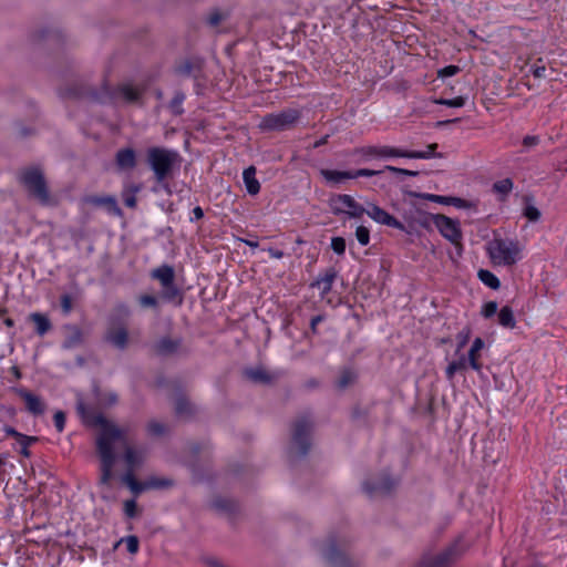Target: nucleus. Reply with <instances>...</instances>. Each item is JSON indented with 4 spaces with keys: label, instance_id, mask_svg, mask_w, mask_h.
Listing matches in <instances>:
<instances>
[{
    "label": "nucleus",
    "instance_id": "1",
    "mask_svg": "<svg viewBox=\"0 0 567 567\" xmlns=\"http://www.w3.org/2000/svg\"><path fill=\"white\" fill-rule=\"evenodd\" d=\"M76 411L85 421L101 427V432L96 439V449L101 460L99 485L109 486L113 477V466L116 460L113 451V443L115 441H123V443H125L123 432L103 414L97 413L90 415L86 411L83 399L80 396L76 401Z\"/></svg>",
    "mask_w": 567,
    "mask_h": 567
},
{
    "label": "nucleus",
    "instance_id": "2",
    "mask_svg": "<svg viewBox=\"0 0 567 567\" xmlns=\"http://www.w3.org/2000/svg\"><path fill=\"white\" fill-rule=\"evenodd\" d=\"M18 183L25 189L28 196L42 206L54 204L43 168L40 165H30L17 172Z\"/></svg>",
    "mask_w": 567,
    "mask_h": 567
},
{
    "label": "nucleus",
    "instance_id": "3",
    "mask_svg": "<svg viewBox=\"0 0 567 567\" xmlns=\"http://www.w3.org/2000/svg\"><path fill=\"white\" fill-rule=\"evenodd\" d=\"M179 154L165 147H150L146 152V162L157 184H163L173 174L175 165L179 163Z\"/></svg>",
    "mask_w": 567,
    "mask_h": 567
},
{
    "label": "nucleus",
    "instance_id": "4",
    "mask_svg": "<svg viewBox=\"0 0 567 567\" xmlns=\"http://www.w3.org/2000/svg\"><path fill=\"white\" fill-rule=\"evenodd\" d=\"M318 550L327 567H360L359 561L346 551V542L336 536L320 542Z\"/></svg>",
    "mask_w": 567,
    "mask_h": 567
},
{
    "label": "nucleus",
    "instance_id": "5",
    "mask_svg": "<svg viewBox=\"0 0 567 567\" xmlns=\"http://www.w3.org/2000/svg\"><path fill=\"white\" fill-rule=\"evenodd\" d=\"M313 421L310 414H302L296 419L292 425V437L290 454L297 457H305L311 446V433Z\"/></svg>",
    "mask_w": 567,
    "mask_h": 567
},
{
    "label": "nucleus",
    "instance_id": "6",
    "mask_svg": "<svg viewBox=\"0 0 567 567\" xmlns=\"http://www.w3.org/2000/svg\"><path fill=\"white\" fill-rule=\"evenodd\" d=\"M487 250L495 265L513 266L520 259L522 247L517 240L495 238Z\"/></svg>",
    "mask_w": 567,
    "mask_h": 567
},
{
    "label": "nucleus",
    "instance_id": "7",
    "mask_svg": "<svg viewBox=\"0 0 567 567\" xmlns=\"http://www.w3.org/2000/svg\"><path fill=\"white\" fill-rule=\"evenodd\" d=\"M300 117L301 112L299 110L285 109L280 112L265 115L258 126L265 132L287 131L295 127L300 121Z\"/></svg>",
    "mask_w": 567,
    "mask_h": 567
},
{
    "label": "nucleus",
    "instance_id": "8",
    "mask_svg": "<svg viewBox=\"0 0 567 567\" xmlns=\"http://www.w3.org/2000/svg\"><path fill=\"white\" fill-rule=\"evenodd\" d=\"M403 228H398L409 235L414 234L420 228L430 229L434 215L426 213L425 210L417 207L415 204H410L403 214Z\"/></svg>",
    "mask_w": 567,
    "mask_h": 567
},
{
    "label": "nucleus",
    "instance_id": "9",
    "mask_svg": "<svg viewBox=\"0 0 567 567\" xmlns=\"http://www.w3.org/2000/svg\"><path fill=\"white\" fill-rule=\"evenodd\" d=\"M432 224L435 225L445 239L451 241L456 248H462V231L458 220L452 219L442 214H436L434 215Z\"/></svg>",
    "mask_w": 567,
    "mask_h": 567
},
{
    "label": "nucleus",
    "instance_id": "10",
    "mask_svg": "<svg viewBox=\"0 0 567 567\" xmlns=\"http://www.w3.org/2000/svg\"><path fill=\"white\" fill-rule=\"evenodd\" d=\"M461 555L457 542L437 554H426L417 567H449Z\"/></svg>",
    "mask_w": 567,
    "mask_h": 567
},
{
    "label": "nucleus",
    "instance_id": "11",
    "mask_svg": "<svg viewBox=\"0 0 567 567\" xmlns=\"http://www.w3.org/2000/svg\"><path fill=\"white\" fill-rule=\"evenodd\" d=\"M334 215L347 213L352 218H359L365 213V207L360 205L350 195H336L330 202Z\"/></svg>",
    "mask_w": 567,
    "mask_h": 567
},
{
    "label": "nucleus",
    "instance_id": "12",
    "mask_svg": "<svg viewBox=\"0 0 567 567\" xmlns=\"http://www.w3.org/2000/svg\"><path fill=\"white\" fill-rule=\"evenodd\" d=\"M121 481L125 484L133 494L138 495L146 489L151 488H166L173 485V481L168 478L152 477L146 482H138L135 476L131 474L122 475Z\"/></svg>",
    "mask_w": 567,
    "mask_h": 567
},
{
    "label": "nucleus",
    "instance_id": "13",
    "mask_svg": "<svg viewBox=\"0 0 567 567\" xmlns=\"http://www.w3.org/2000/svg\"><path fill=\"white\" fill-rule=\"evenodd\" d=\"M361 155L369 157H423L424 155L421 153H408V151H402L391 146H365L360 151Z\"/></svg>",
    "mask_w": 567,
    "mask_h": 567
},
{
    "label": "nucleus",
    "instance_id": "14",
    "mask_svg": "<svg viewBox=\"0 0 567 567\" xmlns=\"http://www.w3.org/2000/svg\"><path fill=\"white\" fill-rule=\"evenodd\" d=\"M365 214L380 225H385L392 228H403V223L396 219L394 216L385 212L378 205L368 202L365 205Z\"/></svg>",
    "mask_w": 567,
    "mask_h": 567
},
{
    "label": "nucleus",
    "instance_id": "15",
    "mask_svg": "<svg viewBox=\"0 0 567 567\" xmlns=\"http://www.w3.org/2000/svg\"><path fill=\"white\" fill-rule=\"evenodd\" d=\"M143 94V89L131 83H122L111 93V97H122L126 103H137Z\"/></svg>",
    "mask_w": 567,
    "mask_h": 567
},
{
    "label": "nucleus",
    "instance_id": "16",
    "mask_svg": "<svg viewBox=\"0 0 567 567\" xmlns=\"http://www.w3.org/2000/svg\"><path fill=\"white\" fill-rule=\"evenodd\" d=\"M17 394L25 402V409L29 413L33 415H41L44 413L45 404L42 402L40 396L25 389H18Z\"/></svg>",
    "mask_w": 567,
    "mask_h": 567
},
{
    "label": "nucleus",
    "instance_id": "17",
    "mask_svg": "<svg viewBox=\"0 0 567 567\" xmlns=\"http://www.w3.org/2000/svg\"><path fill=\"white\" fill-rule=\"evenodd\" d=\"M394 486L395 482L388 474H383L380 482L367 481L363 483V489L370 496L374 494H389Z\"/></svg>",
    "mask_w": 567,
    "mask_h": 567
},
{
    "label": "nucleus",
    "instance_id": "18",
    "mask_svg": "<svg viewBox=\"0 0 567 567\" xmlns=\"http://www.w3.org/2000/svg\"><path fill=\"white\" fill-rule=\"evenodd\" d=\"M83 202L94 207H104L114 215L121 214V208L118 207L116 198L114 196L89 195L83 198Z\"/></svg>",
    "mask_w": 567,
    "mask_h": 567
},
{
    "label": "nucleus",
    "instance_id": "19",
    "mask_svg": "<svg viewBox=\"0 0 567 567\" xmlns=\"http://www.w3.org/2000/svg\"><path fill=\"white\" fill-rule=\"evenodd\" d=\"M136 152L131 147L120 148L115 154V165L118 171H133L136 167Z\"/></svg>",
    "mask_w": 567,
    "mask_h": 567
},
{
    "label": "nucleus",
    "instance_id": "20",
    "mask_svg": "<svg viewBox=\"0 0 567 567\" xmlns=\"http://www.w3.org/2000/svg\"><path fill=\"white\" fill-rule=\"evenodd\" d=\"M105 341L114 346L116 349L124 350L128 343V332L123 326L111 327L105 333Z\"/></svg>",
    "mask_w": 567,
    "mask_h": 567
},
{
    "label": "nucleus",
    "instance_id": "21",
    "mask_svg": "<svg viewBox=\"0 0 567 567\" xmlns=\"http://www.w3.org/2000/svg\"><path fill=\"white\" fill-rule=\"evenodd\" d=\"M338 272L334 268H329L322 276H319L312 284L311 287L320 289L321 295L329 293L332 289L333 281L336 280Z\"/></svg>",
    "mask_w": 567,
    "mask_h": 567
},
{
    "label": "nucleus",
    "instance_id": "22",
    "mask_svg": "<svg viewBox=\"0 0 567 567\" xmlns=\"http://www.w3.org/2000/svg\"><path fill=\"white\" fill-rule=\"evenodd\" d=\"M203 68V61L199 59L195 60H185L181 62L175 68V73L181 76H190L194 75L197 78V73L202 71Z\"/></svg>",
    "mask_w": 567,
    "mask_h": 567
},
{
    "label": "nucleus",
    "instance_id": "23",
    "mask_svg": "<svg viewBox=\"0 0 567 567\" xmlns=\"http://www.w3.org/2000/svg\"><path fill=\"white\" fill-rule=\"evenodd\" d=\"M4 432L7 433V435L14 437L21 444L20 453L23 456L29 457L31 453L29 450H27V445L37 442L39 439L37 436L24 435L11 426H6Z\"/></svg>",
    "mask_w": 567,
    "mask_h": 567
},
{
    "label": "nucleus",
    "instance_id": "24",
    "mask_svg": "<svg viewBox=\"0 0 567 567\" xmlns=\"http://www.w3.org/2000/svg\"><path fill=\"white\" fill-rule=\"evenodd\" d=\"M243 179L246 187V190L249 195H257L260 190V184L256 178V167L249 166L244 169Z\"/></svg>",
    "mask_w": 567,
    "mask_h": 567
},
{
    "label": "nucleus",
    "instance_id": "25",
    "mask_svg": "<svg viewBox=\"0 0 567 567\" xmlns=\"http://www.w3.org/2000/svg\"><path fill=\"white\" fill-rule=\"evenodd\" d=\"M151 277L153 279H157L161 282L162 287L168 286L175 279V271L172 266L162 265L161 267L152 270Z\"/></svg>",
    "mask_w": 567,
    "mask_h": 567
},
{
    "label": "nucleus",
    "instance_id": "26",
    "mask_svg": "<svg viewBox=\"0 0 567 567\" xmlns=\"http://www.w3.org/2000/svg\"><path fill=\"white\" fill-rule=\"evenodd\" d=\"M182 343L181 339H171L168 337L162 338L155 344V351L159 355H169L175 353Z\"/></svg>",
    "mask_w": 567,
    "mask_h": 567
},
{
    "label": "nucleus",
    "instance_id": "27",
    "mask_svg": "<svg viewBox=\"0 0 567 567\" xmlns=\"http://www.w3.org/2000/svg\"><path fill=\"white\" fill-rule=\"evenodd\" d=\"M62 39L60 30L54 28H43L34 31L31 35V40L34 43H39L43 40L59 42Z\"/></svg>",
    "mask_w": 567,
    "mask_h": 567
},
{
    "label": "nucleus",
    "instance_id": "28",
    "mask_svg": "<svg viewBox=\"0 0 567 567\" xmlns=\"http://www.w3.org/2000/svg\"><path fill=\"white\" fill-rule=\"evenodd\" d=\"M244 375L249 381L259 384H269L272 381V377L262 368L245 369Z\"/></svg>",
    "mask_w": 567,
    "mask_h": 567
},
{
    "label": "nucleus",
    "instance_id": "29",
    "mask_svg": "<svg viewBox=\"0 0 567 567\" xmlns=\"http://www.w3.org/2000/svg\"><path fill=\"white\" fill-rule=\"evenodd\" d=\"M124 461L127 465V470L123 475H134L135 468L143 462L142 455L136 452L133 447L126 446L124 453Z\"/></svg>",
    "mask_w": 567,
    "mask_h": 567
},
{
    "label": "nucleus",
    "instance_id": "30",
    "mask_svg": "<svg viewBox=\"0 0 567 567\" xmlns=\"http://www.w3.org/2000/svg\"><path fill=\"white\" fill-rule=\"evenodd\" d=\"M484 348V341L481 338H476L472 347L468 351V357L466 358L468 360V365L477 371L481 372L482 364L478 362V352Z\"/></svg>",
    "mask_w": 567,
    "mask_h": 567
},
{
    "label": "nucleus",
    "instance_id": "31",
    "mask_svg": "<svg viewBox=\"0 0 567 567\" xmlns=\"http://www.w3.org/2000/svg\"><path fill=\"white\" fill-rule=\"evenodd\" d=\"M29 318L35 324V330L39 336L45 334L51 329V322L47 316L33 312Z\"/></svg>",
    "mask_w": 567,
    "mask_h": 567
},
{
    "label": "nucleus",
    "instance_id": "32",
    "mask_svg": "<svg viewBox=\"0 0 567 567\" xmlns=\"http://www.w3.org/2000/svg\"><path fill=\"white\" fill-rule=\"evenodd\" d=\"M320 173L327 182L334 184L352 178L351 172L347 171L321 169Z\"/></svg>",
    "mask_w": 567,
    "mask_h": 567
},
{
    "label": "nucleus",
    "instance_id": "33",
    "mask_svg": "<svg viewBox=\"0 0 567 567\" xmlns=\"http://www.w3.org/2000/svg\"><path fill=\"white\" fill-rule=\"evenodd\" d=\"M162 298L169 302L177 301L178 305L183 301L182 292L174 281L168 286H163Z\"/></svg>",
    "mask_w": 567,
    "mask_h": 567
},
{
    "label": "nucleus",
    "instance_id": "34",
    "mask_svg": "<svg viewBox=\"0 0 567 567\" xmlns=\"http://www.w3.org/2000/svg\"><path fill=\"white\" fill-rule=\"evenodd\" d=\"M498 322L501 326L509 329H514L516 320L514 317L513 309L509 306H504L498 312Z\"/></svg>",
    "mask_w": 567,
    "mask_h": 567
},
{
    "label": "nucleus",
    "instance_id": "35",
    "mask_svg": "<svg viewBox=\"0 0 567 567\" xmlns=\"http://www.w3.org/2000/svg\"><path fill=\"white\" fill-rule=\"evenodd\" d=\"M404 194H406L410 197L423 198V199H427V200H431V202H434V203H439V204L450 205V202H451V197L450 196H441V195H434V194H424V193H417V192H414V190H404Z\"/></svg>",
    "mask_w": 567,
    "mask_h": 567
},
{
    "label": "nucleus",
    "instance_id": "36",
    "mask_svg": "<svg viewBox=\"0 0 567 567\" xmlns=\"http://www.w3.org/2000/svg\"><path fill=\"white\" fill-rule=\"evenodd\" d=\"M468 364V360L465 355H462L458 360L452 361L445 370L446 378L452 380L456 372L465 371Z\"/></svg>",
    "mask_w": 567,
    "mask_h": 567
},
{
    "label": "nucleus",
    "instance_id": "37",
    "mask_svg": "<svg viewBox=\"0 0 567 567\" xmlns=\"http://www.w3.org/2000/svg\"><path fill=\"white\" fill-rule=\"evenodd\" d=\"M212 507L217 512L224 513H233L237 508L236 503L233 499L224 497L214 498L212 502Z\"/></svg>",
    "mask_w": 567,
    "mask_h": 567
},
{
    "label": "nucleus",
    "instance_id": "38",
    "mask_svg": "<svg viewBox=\"0 0 567 567\" xmlns=\"http://www.w3.org/2000/svg\"><path fill=\"white\" fill-rule=\"evenodd\" d=\"M480 280L487 287L496 290L501 287L499 279L489 270L480 269L477 274Z\"/></svg>",
    "mask_w": 567,
    "mask_h": 567
},
{
    "label": "nucleus",
    "instance_id": "39",
    "mask_svg": "<svg viewBox=\"0 0 567 567\" xmlns=\"http://www.w3.org/2000/svg\"><path fill=\"white\" fill-rule=\"evenodd\" d=\"M175 413L178 416H186L193 413V406L184 395H179L176 398Z\"/></svg>",
    "mask_w": 567,
    "mask_h": 567
},
{
    "label": "nucleus",
    "instance_id": "40",
    "mask_svg": "<svg viewBox=\"0 0 567 567\" xmlns=\"http://www.w3.org/2000/svg\"><path fill=\"white\" fill-rule=\"evenodd\" d=\"M184 101L185 94L182 91H176L168 105L174 115H182L184 113V109L182 106Z\"/></svg>",
    "mask_w": 567,
    "mask_h": 567
},
{
    "label": "nucleus",
    "instance_id": "41",
    "mask_svg": "<svg viewBox=\"0 0 567 567\" xmlns=\"http://www.w3.org/2000/svg\"><path fill=\"white\" fill-rule=\"evenodd\" d=\"M513 181L511 178H504L493 184V190L506 197L513 189Z\"/></svg>",
    "mask_w": 567,
    "mask_h": 567
},
{
    "label": "nucleus",
    "instance_id": "42",
    "mask_svg": "<svg viewBox=\"0 0 567 567\" xmlns=\"http://www.w3.org/2000/svg\"><path fill=\"white\" fill-rule=\"evenodd\" d=\"M146 430L151 436H162L166 433L167 427L165 424H163L158 421L152 420L147 423Z\"/></svg>",
    "mask_w": 567,
    "mask_h": 567
},
{
    "label": "nucleus",
    "instance_id": "43",
    "mask_svg": "<svg viewBox=\"0 0 567 567\" xmlns=\"http://www.w3.org/2000/svg\"><path fill=\"white\" fill-rule=\"evenodd\" d=\"M355 380V373L351 370H343L340 378L337 381V386L340 390H344L347 386L352 384Z\"/></svg>",
    "mask_w": 567,
    "mask_h": 567
},
{
    "label": "nucleus",
    "instance_id": "44",
    "mask_svg": "<svg viewBox=\"0 0 567 567\" xmlns=\"http://www.w3.org/2000/svg\"><path fill=\"white\" fill-rule=\"evenodd\" d=\"M435 103L449 107H462L465 104V99L463 96H456L454 99H437L435 100Z\"/></svg>",
    "mask_w": 567,
    "mask_h": 567
},
{
    "label": "nucleus",
    "instance_id": "45",
    "mask_svg": "<svg viewBox=\"0 0 567 567\" xmlns=\"http://www.w3.org/2000/svg\"><path fill=\"white\" fill-rule=\"evenodd\" d=\"M355 238L360 245L367 246L370 243V230L365 226H358L355 229Z\"/></svg>",
    "mask_w": 567,
    "mask_h": 567
},
{
    "label": "nucleus",
    "instance_id": "46",
    "mask_svg": "<svg viewBox=\"0 0 567 567\" xmlns=\"http://www.w3.org/2000/svg\"><path fill=\"white\" fill-rule=\"evenodd\" d=\"M346 239L343 237L331 238L330 247L337 255L342 256L346 252Z\"/></svg>",
    "mask_w": 567,
    "mask_h": 567
},
{
    "label": "nucleus",
    "instance_id": "47",
    "mask_svg": "<svg viewBox=\"0 0 567 567\" xmlns=\"http://www.w3.org/2000/svg\"><path fill=\"white\" fill-rule=\"evenodd\" d=\"M523 215L530 221H538L540 219V210L534 206V205H527L525 208H524V213Z\"/></svg>",
    "mask_w": 567,
    "mask_h": 567
},
{
    "label": "nucleus",
    "instance_id": "48",
    "mask_svg": "<svg viewBox=\"0 0 567 567\" xmlns=\"http://www.w3.org/2000/svg\"><path fill=\"white\" fill-rule=\"evenodd\" d=\"M384 171L391 172V173H393L396 176H417L419 175L417 171H410V169H405V168H399V167H394V166H391V165H386L384 167Z\"/></svg>",
    "mask_w": 567,
    "mask_h": 567
},
{
    "label": "nucleus",
    "instance_id": "49",
    "mask_svg": "<svg viewBox=\"0 0 567 567\" xmlns=\"http://www.w3.org/2000/svg\"><path fill=\"white\" fill-rule=\"evenodd\" d=\"M140 190V186H132L131 187V194H124L123 198H124V204L126 207L128 208H135L136 207V197H135V193H137Z\"/></svg>",
    "mask_w": 567,
    "mask_h": 567
},
{
    "label": "nucleus",
    "instance_id": "50",
    "mask_svg": "<svg viewBox=\"0 0 567 567\" xmlns=\"http://www.w3.org/2000/svg\"><path fill=\"white\" fill-rule=\"evenodd\" d=\"M497 309L498 305L496 301H488L483 306L481 313L484 318H491L496 315Z\"/></svg>",
    "mask_w": 567,
    "mask_h": 567
},
{
    "label": "nucleus",
    "instance_id": "51",
    "mask_svg": "<svg viewBox=\"0 0 567 567\" xmlns=\"http://www.w3.org/2000/svg\"><path fill=\"white\" fill-rule=\"evenodd\" d=\"M383 172H385V171L384 169L373 171V169H369V168H360L354 172H351V175H352V178L371 177V176L380 175Z\"/></svg>",
    "mask_w": 567,
    "mask_h": 567
},
{
    "label": "nucleus",
    "instance_id": "52",
    "mask_svg": "<svg viewBox=\"0 0 567 567\" xmlns=\"http://www.w3.org/2000/svg\"><path fill=\"white\" fill-rule=\"evenodd\" d=\"M436 148H437V144L436 143H432V144L427 145V150L426 151H408V153H421V154L424 155L422 157L424 159L431 158V157H442V154H436L435 153Z\"/></svg>",
    "mask_w": 567,
    "mask_h": 567
},
{
    "label": "nucleus",
    "instance_id": "53",
    "mask_svg": "<svg viewBox=\"0 0 567 567\" xmlns=\"http://www.w3.org/2000/svg\"><path fill=\"white\" fill-rule=\"evenodd\" d=\"M124 542L126 544V548L130 554H136L138 551L140 542H138L137 536H134V535L127 536L124 539Z\"/></svg>",
    "mask_w": 567,
    "mask_h": 567
},
{
    "label": "nucleus",
    "instance_id": "54",
    "mask_svg": "<svg viewBox=\"0 0 567 567\" xmlns=\"http://www.w3.org/2000/svg\"><path fill=\"white\" fill-rule=\"evenodd\" d=\"M124 513L128 518H134L137 514V504L134 499L125 501Z\"/></svg>",
    "mask_w": 567,
    "mask_h": 567
},
{
    "label": "nucleus",
    "instance_id": "55",
    "mask_svg": "<svg viewBox=\"0 0 567 567\" xmlns=\"http://www.w3.org/2000/svg\"><path fill=\"white\" fill-rule=\"evenodd\" d=\"M53 421L58 432H62L65 425V413L63 411H56L53 415Z\"/></svg>",
    "mask_w": 567,
    "mask_h": 567
},
{
    "label": "nucleus",
    "instance_id": "56",
    "mask_svg": "<svg viewBox=\"0 0 567 567\" xmlns=\"http://www.w3.org/2000/svg\"><path fill=\"white\" fill-rule=\"evenodd\" d=\"M458 72L460 68L457 65H447L437 71V76L443 79L447 76H453Z\"/></svg>",
    "mask_w": 567,
    "mask_h": 567
},
{
    "label": "nucleus",
    "instance_id": "57",
    "mask_svg": "<svg viewBox=\"0 0 567 567\" xmlns=\"http://www.w3.org/2000/svg\"><path fill=\"white\" fill-rule=\"evenodd\" d=\"M225 19V16L220 13L218 10L212 12L207 18V23L210 27H217Z\"/></svg>",
    "mask_w": 567,
    "mask_h": 567
},
{
    "label": "nucleus",
    "instance_id": "58",
    "mask_svg": "<svg viewBox=\"0 0 567 567\" xmlns=\"http://www.w3.org/2000/svg\"><path fill=\"white\" fill-rule=\"evenodd\" d=\"M470 334H471L470 328H465L457 333V340H458L457 351L461 350L467 343V341L470 339Z\"/></svg>",
    "mask_w": 567,
    "mask_h": 567
},
{
    "label": "nucleus",
    "instance_id": "59",
    "mask_svg": "<svg viewBox=\"0 0 567 567\" xmlns=\"http://www.w3.org/2000/svg\"><path fill=\"white\" fill-rule=\"evenodd\" d=\"M140 305L144 308L156 307L157 299H156V297H154L152 295H143L140 297Z\"/></svg>",
    "mask_w": 567,
    "mask_h": 567
},
{
    "label": "nucleus",
    "instance_id": "60",
    "mask_svg": "<svg viewBox=\"0 0 567 567\" xmlns=\"http://www.w3.org/2000/svg\"><path fill=\"white\" fill-rule=\"evenodd\" d=\"M539 142H540L539 136H537V135H526L523 138V146L525 148H530V147H534V146L538 145Z\"/></svg>",
    "mask_w": 567,
    "mask_h": 567
},
{
    "label": "nucleus",
    "instance_id": "61",
    "mask_svg": "<svg viewBox=\"0 0 567 567\" xmlns=\"http://www.w3.org/2000/svg\"><path fill=\"white\" fill-rule=\"evenodd\" d=\"M61 308L64 313H69L72 309V298L70 295H63L61 297Z\"/></svg>",
    "mask_w": 567,
    "mask_h": 567
},
{
    "label": "nucleus",
    "instance_id": "62",
    "mask_svg": "<svg viewBox=\"0 0 567 567\" xmlns=\"http://www.w3.org/2000/svg\"><path fill=\"white\" fill-rule=\"evenodd\" d=\"M450 205H454L457 208H465L468 206L466 200L458 197H451Z\"/></svg>",
    "mask_w": 567,
    "mask_h": 567
},
{
    "label": "nucleus",
    "instance_id": "63",
    "mask_svg": "<svg viewBox=\"0 0 567 567\" xmlns=\"http://www.w3.org/2000/svg\"><path fill=\"white\" fill-rule=\"evenodd\" d=\"M323 320L321 315L315 316L310 321V329L313 333L317 332V326Z\"/></svg>",
    "mask_w": 567,
    "mask_h": 567
},
{
    "label": "nucleus",
    "instance_id": "64",
    "mask_svg": "<svg viewBox=\"0 0 567 567\" xmlns=\"http://www.w3.org/2000/svg\"><path fill=\"white\" fill-rule=\"evenodd\" d=\"M204 561L208 567H221L223 566V563L214 557L206 558Z\"/></svg>",
    "mask_w": 567,
    "mask_h": 567
}]
</instances>
